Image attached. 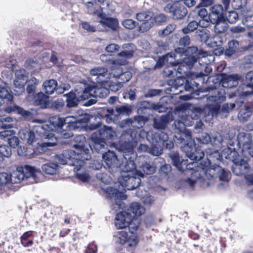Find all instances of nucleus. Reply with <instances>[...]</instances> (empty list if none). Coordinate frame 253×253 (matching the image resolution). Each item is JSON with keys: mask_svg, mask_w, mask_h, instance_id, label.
<instances>
[{"mask_svg": "<svg viewBox=\"0 0 253 253\" xmlns=\"http://www.w3.org/2000/svg\"><path fill=\"white\" fill-rule=\"evenodd\" d=\"M99 135L98 138L113 139L116 136V134L111 126H104L101 128L98 132H94L92 134L91 138L94 139V136Z\"/></svg>", "mask_w": 253, "mask_h": 253, "instance_id": "4be33fe9", "label": "nucleus"}, {"mask_svg": "<svg viewBox=\"0 0 253 253\" xmlns=\"http://www.w3.org/2000/svg\"><path fill=\"white\" fill-rule=\"evenodd\" d=\"M42 86L45 93L50 95L57 90V82L53 79L46 80L43 82Z\"/></svg>", "mask_w": 253, "mask_h": 253, "instance_id": "393cba45", "label": "nucleus"}, {"mask_svg": "<svg viewBox=\"0 0 253 253\" xmlns=\"http://www.w3.org/2000/svg\"><path fill=\"white\" fill-rule=\"evenodd\" d=\"M243 80V77L237 74L224 75L221 80L222 86L225 88H232L237 86L239 81Z\"/></svg>", "mask_w": 253, "mask_h": 253, "instance_id": "aec40b11", "label": "nucleus"}, {"mask_svg": "<svg viewBox=\"0 0 253 253\" xmlns=\"http://www.w3.org/2000/svg\"><path fill=\"white\" fill-rule=\"evenodd\" d=\"M153 13L151 11H142L136 14L138 21L144 22L139 26V31L144 33L149 30L154 25Z\"/></svg>", "mask_w": 253, "mask_h": 253, "instance_id": "4468645a", "label": "nucleus"}, {"mask_svg": "<svg viewBox=\"0 0 253 253\" xmlns=\"http://www.w3.org/2000/svg\"><path fill=\"white\" fill-rule=\"evenodd\" d=\"M238 143L242 146L243 151L253 157V143L249 133L241 132L238 135Z\"/></svg>", "mask_w": 253, "mask_h": 253, "instance_id": "a211bd4d", "label": "nucleus"}, {"mask_svg": "<svg viewBox=\"0 0 253 253\" xmlns=\"http://www.w3.org/2000/svg\"><path fill=\"white\" fill-rule=\"evenodd\" d=\"M96 137L98 139L94 140L95 142L93 145V147L94 150L97 152H99L102 149L104 148L106 146V144L104 141L99 140L100 138H98V137L97 136L95 137L94 136V139H95Z\"/></svg>", "mask_w": 253, "mask_h": 253, "instance_id": "c03bdc74", "label": "nucleus"}, {"mask_svg": "<svg viewBox=\"0 0 253 253\" xmlns=\"http://www.w3.org/2000/svg\"><path fill=\"white\" fill-rule=\"evenodd\" d=\"M0 97L2 99V101H3L4 99H7L9 100L11 98V95L8 90L3 87L0 89Z\"/></svg>", "mask_w": 253, "mask_h": 253, "instance_id": "052dcab7", "label": "nucleus"}, {"mask_svg": "<svg viewBox=\"0 0 253 253\" xmlns=\"http://www.w3.org/2000/svg\"><path fill=\"white\" fill-rule=\"evenodd\" d=\"M198 27V23L196 21H193L189 23L187 26L183 28L182 30L184 34H188L197 29Z\"/></svg>", "mask_w": 253, "mask_h": 253, "instance_id": "e433bc0d", "label": "nucleus"}, {"mask_svg": "<svg viewBox=\"0 0 253 253\" xmlns=\"http://www.w3.org/2000/svg\"><path fill=\"white\" fill-rule=\"evenodd\" d=\"M97 179L105 183H109L111 179L109 176L105 173H98L96 174Z\"/></svg>", "mask_w": 253, "mask_h": 253, "instance_id": "5fc2aeb1", "label": "nucleus"}, {"mask_svg": "<svg viewBox=\"0 0 253 253\" xmlns=\"http://www.w3.org/2000/svg\"><path fill=\"white\" fill-rule=\"evenodd\" d=\"M136 195L140 198L142 202L147 206H150L155 201V198L145 190H138Z\"/></svg>", "mask_w": 253, "mask_h": 253, "instance_id": "a878e982", "label": "nucleus"}, {"mask_svg": "<svg viewBox=\"0 0 253 253\" xmlns=\"http://www.w3.org/2000/svg\"><path fill=\"white\" fill-rule=\"evenodd\" d=\"M58 165L55 163H48L42 166V170L48 174H55L58 172Z\"/></svg>", "mask_w": 253, "mask_h": 253, "instance_id": "473e14b6", "label": "nucleus"}, {"mask_svg": "<svg viewBox=\"0 0 253 253\" xmlns=\"http://www.w3.org/2000/svg\"><path fill=\"white\" fill-rule=\"evenodd\" d=\"M8 142L11 147L15 148L19 144V139L18 137L14 135L11 136L10 137L8 138Z\"/></svg>", "mask_w": 253, "mask_h": 253, "instance_id": "13d9d810", "label": "nucleus"}, {"mask_svg": "<svg viewBox=\"0 0 253 253\" xmlns=\"http://www.w3.org/2000/svg\"><path fill=\"white\" fill-rule=\"evenodd\" d=\"M48 95L42 92H40L37 94V98L41 104H47L49 98Z\"/></svg>", "mask_w": 253, "mask_h": 253, "instance_id": "864d4df0", "label": "nucleus"}, {"mask_svg": "<svg viewBox=\"0 0 253 253\" xmlns=\"http://www.w3.org/2000/svg\"><path fill=\"white\" fill-rule=\"evenodd\" d=\"M170 166L169 165H163L160 170L159 172L161 174L166 175L170 170Z\"/></svg>", "mask_w": 253, "mask_h": 253, "instance_id": "0e129e2a", "label": "nucleus"}, {"mask_svg": "<svg viewBox=\"0 0 253 253\" xmlns=\"http://www.w3.org/2000/svg\"><path fill=\"white\" fill-rule=\"evenodd\" d=\"M41 174L40 170L27 165L20 166L17 168L16 170L12 172L11 175V182L18 183L23 180L25 178L34 179L36 177Z\"/></svg>", "mask_w": 253, "mask_h": 253, "instance_id": "6e6552de", "label": "nucleus"}, {"mask_svg": "<svg viewBox=\"0 0 253 253\" xmlns=\"http://www.w3.org/2000/svg\"><path fill=\"white\" fill-rule=\"evenodd\" d=\"M153 19H154V24H161L167 21V17L164 14H160L153 17Z\"/></svg>", "mask_w": 253, "mask_h": 253, "instance_id": "3c124183", "label": "nucleus"}, {"mask_svg": "<svg viewBox=\"0 0 253 253\" xmlns=\"http://www.w3.org/2000/svg\"><path fill=\"white\" fill-rule=\"evenodd\" d=\"M175 59L174 54L171 53H168L167 55L160 58L157 61L155 68H160L163 67L166 63L169 64H173V61Z\"/></svg>", "mask_w": 253, "mask_h": 253, "instance_id": "c85d7f7f", "label": "nucleus"}, {"mask_svg": "<svg viewBox=\"0 0 253 253\" xmlns=\"http://www.w3.org/2000/svg\"><path fill=\"white\" fill-rule=\"evenodd\" d=\"M135 133L130 129L124 131L120 137V144L122 147L123 151H131V142L133 140Z\"/></svg>", "mask_w": 253, "mask_h": 253, "instance_id": "6ab92c4d", "label": "nucleus"}, {"mask_svg": "<svg viewBox=\"0 0 253 253\" xmlns=\"http://www.w3.org/2000/svg\"><path fill=\"white\" fill-rule=\"evenodd\" d=\"M116 111L119 114H129L131 110L129 107L125 106L116 107Z\"/></svg>", "mask_w": 253, "mask_h": 253, "instance_id": "6e6d98bb", "label": "nucleus"}, {"mask_svg": "<svg viewBox=\"0 0 253 253\" xmlns=\"http://www.w3.org/2000/svg\"><path fill=\"white\" fill-rule=\"evenodd\" d=\"M195 11L202 19L208 18V12L204 6L198 5L195 9Z\"/></svg>", "mask_w": 253, "mask_h": 253, "instance_id": "ea45409f", "label": "nucleus"}, {"mask_svg": "<svg viewBox=\"0 0 253 253\" xmlns=\"http://www.w3.org/2000/svg\"><path fill=\"white\" fill-rule=\"evenodd\" d=\"M90 74L92 76H96V82L101 84L107 82L112 77L116 78L118 77V75L108 73L107 69L103 67H96L91 69Z\"/></svg>", "mask_w": 253, "mask_h": 253, "instance_id": "dca6fc26", "label": "nucleus"}, {"mask_svg": "<svg viewBox=\"0 0 253 253\" xmlns=\"http://www.w3.org/2000/svg\"><path fill=\"white\" fill-rule=\"evenodd\" d=\"M140 177L137 172L134 174L121 173L118 183L116 184L118 189L113 187L107 188V192L115 200L116 204L113 206L115 211L122 208V203L117 200H126L127 196L124 194V192L126 190H132L137 188L141 182Z\"/></svg>", "mask_w": 253, "mask_h": 253, "instance_id": "7ed1b4c3", "label": "nucleus"}, {"mask_svg": "<svg viewBox=\"0 0 253 253\" xmlns=\"http://www.w3.org/2000/svg\"><path fill=\"white\" fill-rule=\"evenodd\" d=\"M176 25L171 24L168 25L165 29L159 32V34L162 36H166L172 33L175 29Z\"/></svg>", "mask_w": 253, "mask_h": 253, "instance_id": "79ce46f5", "label": "nucleus"}, {"mask_svg": "<svg viewBox=\"0 0 253 253\" xmlns=\"http://www.w3.org/2000/svg\"><path fill=\"white\" fill-rule=\"evenodd\" d=\"M252 111L251 107L244 106L240 110L238 118L241 122H246L252 115Z\"/></svg>", "mask_w": 253, "mask_h": 253, "instance_id": "2f4dec72", "label": "nucleus"}, {"mask_svg": "<svg viewBox=\"0 0 253 253\" xmlns=\"http://www.w3.org/2000/svg\"><path fill=\"white\" fill-rule=\"evenodd\" d=\"M197 60V57L195 55H190L183 58L182 64L186 66L187 68H190Z\"/></svg>", "mask_w": 253, "mask_h": 253, "instance_id": "4c0bfd02", "label": "nucleus"}, {"mask_svg": "<svg viewBox=\"0 0 253 253\" xmlns=\"http://www.w3.org/2000/svg\"><path fill=\"white\" fill-rule=\"evenodd\" d=\"M102 158L108 168L117 170L120 166V160L114 152L108 151L103 155Z\"/></svg>", "mask_w": 253, "mask_h": 253, "instance_id": "412c9836", "label": "nucleus"}, {"mask_svg": "<svg viewBox=\"0 0 253 253\" xmlns=\"http://www.w3.org/2000/svg\"><path fill=\"white\" fill-rule=\"evenodd\" d=\"M85 139V136L83 135L76 136L74 138V141L77 144L74 145L76 151L65 150L61 155L55 156V161L61 165L69 163L70 165L75 166L76 167L75 169H79L84 165V161L90 158V156L88 154L89 150L84 148Z\"/></svg>", "mask_w": 253, "mask_h": 253, "instance_id": "f03ea898", "label": "nucleus"}, {"mask_svg": "<svg viewBox=\"0 0 253 253\" xmlns=\"http://www.w3.org/2000/svg\"><path fill=\"white\" fill-rule=\"evenodd\" d=\"M16 78L14 81L15 94L20 95L24 92V85L27 82V73L24 69L18 70L15 72Z\"/></svg>", "mask_w": 253, "mask_h": 253, "instance_id": "2eb2a0df", "label": "nucleus"}, {"mask_svg": "<svg viewBox=\"0 0 253 253\" xmlns=\"http://www.w3.org/2000/svg\"><path fill=\"white\" fill-rule=\"evenodd\" d=\"M232 170L236 175H245V179L250 185H253V168H251L247 161L244 160L234 162Z\"/></svg>", "mask_w": 253, "mask_h": 253, "instance_id": "1a4fd4ad", "label": "nucleus"}, {"mask_svg": "<svg viewBox=\"0 0 253 253\" xmlns=\"http://www.w3.org/2000/svg\"><path fill=\"white\" fill-rule=\"evenodd\" d=\"M71 86L69 84L62 83L57 87V92L58 93H63L65 91L69 90Z\"/></svg>", "mask_w": 253, "mask_h": 253, "instance_id": "4d7b16f0", "label": "nucleus"}, {"mask_svg": "<svg viewBox=\"0 0 253 253\" xmlns=\"http://www.w3.org/2000/svg\"><path fill=\"white\" fill-rule=\"evenodd\" d=\"M11 175L6 172L0 173V184L5 185L11 182Z\"/></svg>", "mask_w": 253, "mask_h": 253, "instance_id": "49530a36", "label": "nucleus"}, {"mask_svg": "<svg viewBox=\"0 0 253 253\" xmlns=\"http://www.w3.org/2000/svg\"><path fill=\"white\" fill-rule=\"evenodd\" d=\"M130 210L135 216H140L145 212V209L138 203H133L130 206Z\"/></svg>", "mask_w": 253, "mask_h": 253, "instance_id": "72a5a7b5", "label": "nucleus"}, {"mask_svg": "<svg viewBox=\"0 0 253 253\" xmlns=\"http://www.w3.org/2000/svg\"><path fill=\"white\" fill-rule=\"evenodd\" d=\"M140 224L139 220L136 218H132L130 213L122 211L118 213L116 217L115 225L117 228H124L128 225L130 228L136 230Z\"/></svg>", "mask_w": 253, "mask_h": 253, "instance_id": "9d476101", "label": "nucleus"}, {"mask_svg": "<svg viewBox=\"0 0 253 253\" xmlns=\"http://www.w3.org/2000/svg\"><path fill=\"white\" fill-rule=\"evenodd\" d=\"M40 124L35 126L33 130L21 129L18 133L19 137L27 143L31 144L36 139H41L42 142H38L42 147L54 146L57 144V138H68L73 135L70 131L65 129L69 125L65 120L58 116H54L49 119V124H41L42 120L36 119L34 121Z\"/></svg>", "mask_w": 253, "mask_h": 253, "instance_id": "f257e3e1", "label": "nucleus"}, {"mask_svg": "<svg viewBox=\"0 0 253 253\" xmlns=\"http://www.w3.org/2000/svg\"><path fill=\"white\" fill-rule=\"evenodd\" d=\"M84 166V165L78 170L75 169L76 167L75 166H74L75 167L74 170L75 172H76L77 176L79 179H80L83 182H86L89 178V175L86 172H79V170L83 168Z\"/></svg>", "mask_w": 253, "mask_h": 253, "instance_id": "a19ab883", "label": "nucleus"}, {"mask_svg": "<svg viewBox=\"0 0 253 253\" xmlns=\"http://www.w3.org/2000/svg\"><path fill=\"white\" fill-rule=\"evenodd\" d=\"M83 3L86 6L88 12L98 16H102V10L104 6H108L105 0H82Z\"/></svg>", "mask_w": 253, "mask_h": 253, "instance_id": "f8f14e48", "label": "nucleus"}, {"mask_svg": "<svg viewBox=\"0 0 253 253\" xmlns=\"http://www.w3.org/2000/svg\"><path fill=\"white\" fill-rule=\"evenodd\" d=\"M119 46L114 43H111L107 45L105 50L107 52L113 53L119 50Z\"/></svg>", "mask_w": 253, "mask_h": 253, "instance_id": "e2e57ef3", "label": "nucleus"}, {"mask_svg": "<svg viewBox=\"0 0 253 253\" xmlns=\"http://www.w3.org/2000/svg\"><path fill=\"white\" fill-rule=\"evenodd\" d=\"M105 15L103 13L102 16H98L101 19L100 20V23L104 26H106L111 29L116 30L118 26V20L115 18L105 17Z\"/></svg>", "mask_w": 253, "mask_h": 253, "instance_id": "bb28decb", "label": "nucleus"}, {"mask_svg": "<svg viewBox=\"0 0 253 253\" xmlns=\"http://www.w3.org/2000/svg\"><path fill=\"white\" fill-rule=\"evenodd\" d=\"M11 154V150L10 148L5 145H0V156L8 157Z\"/></svg>", "mask_w": 253, "mask_h": 253, "instance_id": "de8ad7c7", "label": "nucleus"}, {"mask_svg": "<svg viewBox=\"0 0 253 253\" xmlns=\"http://www.w3.org/2000/svg\"><path fill=\"white\" fill-rule=\"evenodd\" d=\"M109 92V89L105 87H88L84 88L82 94H79L78 96L81 100H85L92 97L93 98H90L84 103L85 106H89L97 102L95 99L97 97H105L107 96Z\"/></svg>", "mask_w": 253, "mask_h": 253, "instance_id": "0eeeda50", "label": "nucleus"}, {"mask_svg": "<svg viewBox=\"0 0 253 253\" xmlns=\"http://www.w3.org/2000/svg\"><path fill=\"white\" fill-rule=\"evenodd\" d=\"M225 15L228 21L230 23H235L238 18V14L235 11H228Z\"/></svg>", "mask_w": 253, "mask_h": 253, "instance_id": "37998d69", "label": "nucleus"}, {"mask_svg": "<svg viewBox=\"0 0 253 253\" xmlns=\"http://www.w3.org/2000/svg\"><path fill=\"white\" fill-rule=\"evenodd\" d=\"M15 132L13 130L6 129L0 132V138L1 139H5L10 137L11 136L14 135Z\"/></svg>", "mask_w": 253, "mask_h": 253, "instance_id": "603ef678", "label": "nucleus"}, {"mask_svg": "<svg viewBox=\"0 0 253 253\" xmlns=\"http://www.w3.org/2000/svg\"><path fill=\"white\" fill-rule=\"evenodd\" d=\"M135 154L132 151H125L122 159V164L120 163L119 168L122 171V173L134 174L137 173L136 165L134 160L135 159Z\"/></svg>", "mask_w": 253, "mask_h": 253, "instance_id": "9b49d317", "label": "nucleus"}, {"mask_svg": "<svg viewBox=\"0 0 253 253\" xmlns=\"http://www.w3.org/2000/svg\"><path fill=\"white\" fill-rule=\"evenodd\" d=\"M218 176L220 181L227 182L230 178V173L222 169L219 166H216L214 168H210L206 170L202 169L200 171H195L191 174V176L188 179V183L191 186H193L196 183L197 180L202 179L204 181H207V184H210L211 178Z\"/></svg>", "mask_w": 253, "mask_h": 253, "instance_id": "423d86ee", "label": "nucleus"}, {"mask_svg": "<svg viewBox=\"0 0 253 253\" xmlns=\"http://www.w3.org/2000/svg\"><path fill=\"white\" fill-rule=\"evenodd\" d=\"M211 21L209 20V18H203L199 21L198 23V26L201 27V29H199L198 30V31H200L201 34H199V35L201 37L203 36V34H207V32L208 31L205 29L204 28L208 27L210 25V23Z\"/></svg>", "mask_w": 253, "mask_h": 253, "instance_id": "f704fd0d", "label": "nucleus"}, {"mask_svg": "<svg viewBox=\"0 0 253 253\" xmlns=\"http://www.w3.org/2000/svg\"><path fill=\"white\" fill-rule=\"evenodd\" d=\"M170 157L173 162V165L180 170H184V166L187 164V160H184L179 157V154L177 153H173L170 155Z\"/></svg>", "mask_w": 253, "mask_h": 253, "instance_id": "cd10ccee", "label": "nucleus"}, {"mask_svg": "<svg viewBox=\"0 0 253 253\" xmlns=\"http://www.w3.org/2000/svg\"><path fill=\"white\" fill-rule=\"evenodd\" d=\"M243 24L247 27H253V15H248L244 18Z\"/></svg>", "mask_w": 253, "mask_h": 253, "instance_id": "bf43d9fd", "label": "nucleus"}, {"mask_svg": "<svg viewBox=\"0 0 253 253\" xmlns=\"http://www.w3.org/2000/svg\"><path fill=\"white\" fill-rule=\"evenodd\" d=\"M122 24L125 28L130 30L134 28L138 23L133 19H126L122 22Z\"/></svg>", "mask_w": 253, "mask_h": 253, "instance_id": "58836bf2", "label": "nucleus"}, {"mask_svg": "<svg viewBox=\"0 0 253 253\" xmlns=\"http://www.w3.org/2000/svg\"><path fill=\"white\" fill-rule=\"evenodd\" d=\"M108 86H109V90H110L112 91L116 92L119 90L122 86V84L120 83H113L109 84Z\"/></svg>", "mask_w": 253, "mask_h": 253, "instance_id": "338daca9", "label": "nucleus"}, {"mask_svg": "<svg viewBox=\"0 0 253 253\" xmlns=\"http://www.w3.org/2000/svg\"><path fill=\"white\" fill-rule=\"evenodd\" d=\"M115 237L117 243L121 244H127L129 247H135L138 242L136 234L133 232L120 231Z\"/></svg>", "mask_w": 253, "mask_h": 253, "instance_id": "ddd939ff", "label": "nucleus"}, {"mask_svg": "<svg viewBox=\"0 0 253 253\" xmlns=\"http://www.w3.org/2000/svg\"><path fill=\"white\" fill-rule=\"evenodd\" d=\"M178 63L177 62H175L174 60L173 61V64H170L171 66H168L165 68L163 71L164 74L166 76H170L173 75L174 73V71L176 70V69L174 68V66L177 65Z\"/></svg>", "mask_w": 253, "mask_h": 253, "instance_id": "09e8293b", "label": "nucleus"}, {"mask_svg": "<svg viewBox=\"0 0 253 253\" xmlns=\"http://www.w3.org/2000/svg\"><path fill=\"white\" fill-rule=\"evenodd\" d=\"M164 10L171 14L172 18L175 19L182 18L187 12L186 8L179 3H175L172 4H168L165 7Z\"/></svg>", "mask_w": 253, "mask_h": 253, "instance_id": "f3484780", "label": "nucleus"}, {"mask_svg": "<svg viewBox=\"0 0 253 253\" xmlns=\"http://www.w3.org/2000/svg\"><path fill=\"white\" fill-rule=\"evenodd\" d=\"M144 123L139 117H134L133 119L124 120L120 122L119 126L121 127H127L131 126L135 128H139L142 126Z\"/></svg>", "mask_w": 253, "mask_h": 253, "instance_id": "b1692460", "label": "nucleus"}, {"mask_svg": "<svg viewBox=\"0 0 253 253\" xmlns=\"http://www.w3.org/2000/svg\"><path fill=\"white\" fill-rule=\"evenodd\" d=\"M231 3L232 6L236 9H239L244 6L246 3L247 0H229Z\"/></svg>", "mask_w": 253, "mask_h": 253, "instance_id": "8fccbe9b", "label": "nucleus"}, {"mask_svg": "<svg viewBox=\"0 0 253 253\" xmlns=\"http://www.w3.org/2000/svg\"><path fill=\"white\" fill-rule=\"evenodd\" d=\"M212 23L215 24L214 30L216 33H224L227 29V24L224 21H221L220 19L216 21V22Z\"/></svg>", "mask_w": 253, "mask_h": 253, "instance_id": "c9c22d12", "label": "nucleus"}, {"mask_svg": "<svg viewBox=\"0 0 253 253\" xmlns=\"http://www.w3.org/2000/svg\"><path fill=\"white\" fill-rule=\"evenodd\" d=\"M217 95H211L207 98L208 101L209 102H216L217 103H220L221 102L223 101L225 97L224 95L220 94L218 91H217Z\"/></svg>", "mask_w": 253, "mask_h": 253, "instance_id": "a18cd8bd", "label": "nucleus"}, {"mask_svg": "<svg viewBox=\"0 0 253 253\" xmlns=\"http://www.w3.org/2000/svg\"><path fill=\"white\" fill-rule=\"evenodd\" d=\"M192 122L188 123L185 121L184 123L181 122L180 121H175L174 123V126L176 128L178 129H182L184 128V126H191L192 125Z\"/></svg>", "mask_w": 253, "mask_h": 253, "instance_id": "680f3d73", "label": "nucleus"}, {"mask_svg": "<svg viewBox=\"0 0 253 253\" xmlns=\"http://www.w3.org/2000/svg\"><path fill=\"white\" fill-rule=\"evenodd\" d=\"M235 106V103H227L224 104L222 108V111L228 113L229 111L232 110Z\"/></svg>", "mask_w": 253, "mask_h": 253, "instance_id": "69168bd1", "label": "nucleus"}, {"mask_svg": "<svg viewBox=\"0 0 253 253\" xmlns=\"http://www.w3.org/2000/svg\"><path fill=\"white\" fill-rule=\"evenodd\" d=\"M156 171V169L153 165L145 163L140 167L139 169L137 170V175L143 177L145 174H151Z\"/></svg>", "mask_w": 253, "mask_h": 253, "instance_id": "c756f323", "label": "nucleus"}, {"mask_svg": "<svg viewBox=\"0 0 253 253\" xmlns=\"http://www.w3.org/2000/svg\"><path fill=\"white\" fill-rule=\"evenodd\" d=\"M82 92H80L76 90V93L70 92L67 94V105L68 107L71 108L75 107L78 104V100L82 101L83 100L80 99L78 95L79 94H82Z\"/></svg>", "mask_w": 253, "mask_h": 253, "instance_id": "7c9ffc66", "label": "nucleus"}, {"mask_svg": "<svg viewBox=\"0 0 253 253\" xmlns=\"http://www.w3.org/2000/svg\"><path fill=\"white\" fill-rule=\"evenodd\" d=\"M147 139L152 144L150 149L146 144H140L138 148L139 152H147L155 156L161 154L162 149L166 148L170 149L173 147V143L169 140V137L164 132H150L148 133Z\"/></svg>", "mask_w": 253, "mask_h": 253, "instance_id": "39448f33", "label": "nucleus"}, {"mask_svg": "<svg viewBox=\"0 0 253 253\" xmlns=\"http://www.w3.org/2000/svg\"><path fill=\"white\" fill-rule=\"evenodd\" d=\"M190 42V40L188 36H185L181 38L179 41V44L184 46H188Z\"/></svg>", "mask_w": 253, "mask_h": 253, "instance_id": "774afa93", "label": "nucleus"}, {"mask_svg": "<svg viewBox=\"0 0 253 253\" xmlns=\"http://www.w3.org/2000/svg\"><path fill=\"white\" fill-rule=\"evenodd\" d=\"M177 142L183 144L181 147L182 150L185 152L187 156L191 160L199 161L204 157L203 151L199 152L198 148L199 144H206L211 141V137L208 134H204L201 138H196L192 139L191 133L189 131L182 133L178 136H176Z\"/></svg>", "mask_w": 253, "mask_h": 253, "instance_id": "20e7f679", "label": "nucleus"}, {"mask_svg": "<svg viewBox=\"0 0 253 253\" xmlns=\"http://www.w3.org/2000/svg\"><path fill=\"white\" fill-rule=\"evenodd\" d=\"M208 18L211 23L216 22L221 19L223 14V7L221 4H215L210 8Z\"/></svg>", "mask_w": 253, "mask_h": 253, "instance_id": "5701e85b", "label": "nucleus"}]
</instances>
